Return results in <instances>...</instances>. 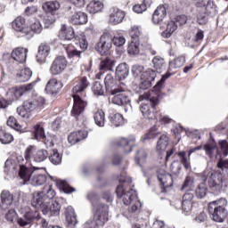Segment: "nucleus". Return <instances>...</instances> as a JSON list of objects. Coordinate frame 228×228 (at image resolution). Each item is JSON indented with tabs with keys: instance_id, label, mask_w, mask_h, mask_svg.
I'll return each mask as SVG.
<instances>
[{
	"instance_id": "1",
	"label": "nucleus",
	"mask_w": 228,
	"mask_h": 228,
	"mask_svg": "<svg viewBox=\"0 0 228 228\" xmlns=\"http://www.w3.org/2000/svg\"><path fill=\"white\" fill-rule=\"evenodd\" d=\"M119 185L116 189V194L118 199H123V204L125 206L132 205L130 213H136L139 209H142V202L138 200V194L136 191L133 189V180L126 175H120L118 176Z\"/></svg>"
},
{
	"instance_id": "2",
	"label": "nucleus",
	"mask_w": 228,
	"mask_h": 228,
	"mask_svg": "<svg viewBox=\"0 0 228 228\" xmlns=\"http://www.w3.org/2000/svg\"><path fill=\"white\" fill-rule=\"evenodd\" d=\"M55 184L61 191L64 193H74L76 189L69 185V183L65 180L57 179L54 176H48V185H45L44 191L41 193H44L45 200H53L56 197V191L53 189V185Z\"/></svg>"
},
{
	"instance_id": "3",
	"label": "nucleus",
	"mask_w": 228,
	"mask_h": 228,
	"mask_svg": "<svg viewBox=\"0 0 228 228\" xmlns=\"http://www.w3.org/2000/svg\"><path fill=\"white\" fill-rule=\"evenodd\" d=\"M110 220V206L99 203L94 206L93 220L88 222L90 228H102Z\"/></svg>"
},
{
	"instance_id": "4",
	"label": "nucleus",
	"mask_w": 228,
	"mask_h": 228,
	"mask_svg": "<svg viewBox=\"0 0 228 228\" xmlns=\"http://www.w3.org/2000/svg\"><path fill=\"white\" fill-rule=\"evenodd\" d=\"M227 200L225 198H221L217 200L211 201L208 206V214L211 216L214 222L222 223L225 220L227 216Z\"/></svg>"
},
{
	"instance_id": "5",
	"label": "nucleus",
	"mask_w": 228,
	"mask_h": 228,
	"mask_svg": "<svg viewBox=\"0 0 228 228\" xmlns=\"http://www.w3.org/2000/svg\"><path fill=\"white\" fill-rule=\"evenodd\" d=\"M73 97V107L71 110V117H74L76 120L85 122V109L87 106L86 101L83 100L79 94H72Z\"/></svg>"
},
{
	"instance_id": "6",
	"label": "nucleus",
	"mask_w": 228,
	"mask_h": 228,
	"mask_svg": "<svg viewBox=\"0 0 228 228\" xmlns=\"http://www.w3.org/2000/svg\"><path fill=\"white\" fill-rule=\"evenodd\" d=\"M113 45V35L111 32L105 31L100 37L99 42L95 45L96 51L102 55L104 56L110 53Z\"/></svg>"
},
{
	"instance_id": "7",
	"label": "nucleus",
	"mask_w": 228,
	"mask_h": 228,
	"mask_svg": "<svg viewBox=\"0 0 228 228\" xmlns=\"http://www.w3.org/2000/svg\"><path fill=\"white\" fill-rule=\"evenodd\" d=\"M159 104V98H151V103H142L140 106V111L144 118L148 120H158V112L156 106Z\"/></svg>"
},
{
	"instance_id": "8",
	"label": "nucleus",
	"mask_w": 228,
	"mask_h": 228,
	"mask_svg": "<svg viewBox=\"0 0 228 228\" xmlns=\"http://www.w3.org/2000/svg\"><path fill=\"white\" fill-rule=\"evenodd\" d=\"M188 22V16L185 14L178 15L175 18V21H169L167 28L161 33L163 38H170L172 34L177 29V26H184Z\"/></svg>"
},
{
	"instance_id": "9",
	"label": "nucleus",
	"mask_w": 228,
	"mask_h": 228,
	"mask_svg": "<svg viewBox=\"0 0 228 228\" xmlns=\"http://www.w3.org/2000/svg\"><path fill=\"white\" fill-rule=\"evenodd\" d=\"M69 65V61L63 55H59L54 58L51 66H50V74L52 76H60V74H63L65 69Z\"/></svg>"
},
{
	"instance_id": "10",
	"label": "nucleus",
	"mask_w": 228,
	"mask_h": 228,
	"mask_svg": "<svg viewBox=\"0 0 228 228\" xmlns=\"http://www.w3.org/2000/svg\"><path fill=\"white\" fill-rule=\"evenodd\" d=\"M114 145L115 147L123 149L125 154H129V152H133V148L136 145V137H134V135L119 137L114 142Z\"/></svg>"
},
{
	"instance_id": "11",
	"label": "nucleus",
	"mask_w": 228,
	"mask_h": 228,
	"mask_svg": "<svg viewBox=\"0 0 228 228\" xmlns=\"http://www.w3.org/2000/svg\"><path fill=\"white\" fill-rule=\"evenodd\" d=\"M208 187L213 193H220L224 188V175L222 172H215L208 179Z\"/></svg>"
},
{
	"instance_id": "12",
	"label": "nucleus",
	"mask_w": 228,
	"mask_h": 228,
	"mask_svg": "<svg viewBox=\"0 0 228 228\" xmlns=\"http://www.w3.org/2000/svg\"><path fill=\"white\" fill-rule=\"evenodd\" d=\"M130 38L134 42H142V45H147L149 37L143 34V30L140 26H133L129 30Z\"/></svg>"
},
{
	"instance_id": "13",
	"label": "nucleus",
	"mask_w": 228,
	"mask_h": 228,
	"mask_svg": "<svg viewBox=\"0 0 228 228\" xmlns=\"http://www.w3.org/2000/svg\"><path fill=\"white\" fill-rule=\"evenodd\" d=\"M88 86H90V80H88L87 77L84 76L77 77L72 88L73 95H77V94H83V92H86Z\"/></svg>"
},
{
	"instance_id": "14",
	"label": "nucleus",
	"mask_w": 228,
	"mask_h": 228,
	"mask_svg": "<svg viewBox=\"0 0 228 228\" xmlns=\"http://www.w3.org/2000/svg\"><path fill=\"white\" fill-rule=\"evenodd\" d=\"M104 85L105 89L111 95H115L116 94H118V92H120V87H118V80L113 77V75L111 74H107L104 78Z\"/></svg>"
},
{
	"instance_id": "15",
	"label": "nucleus",
	"mask_w": 228,
	"mask_h": 228,
	"mask_svg": "<svg viewBox=\"0 0 228 228\" xmlns=\"http://www.w3.org/2000/svg\"><path fill=\"white\" fill-rule=\"evenodd\" d=\"M126 18V12L118 8L112 7L110 9L109 22L112 26L120 24Z\"/></svg>"
},
{
	"instance_id": "16",
	"label": "nucleus",
	"mask_w": 228,
	"mask_h": 228,
	"mask_svg": "<svg viewBox=\"0 0 228 228\" xmlns=\"http://www.w3.org/2000/svg\"><path fill=\"white\" fill-rule=\"evenodd\" d=\"M18 163L20 165L19 177L24 181V183H28L29 179H31V175H33V172L29 169L26 165L28 163L22 162L24 161V157L20 156L17 158Z\"/></svg>"
},
{
	"instance_id": "17",
	"label": "nucleus",
	"mask_w": 228,
	"mask_h": 228,
	"mask_svg": "<svg viewBox=\"0 0 228 228\" xmlns=\"http://www.w3.org/2000/svg\"><path fill=\"white\" fill-rule=\"evenodd\" d=\"M157 177L164 190L170 188V186H174V179L172 178V175L167 173V171L159 169L157 171Z\"/></svg>"
},
{
	"instance_id": "18",
	"label": "nucleus",
	"mask_w": 228,
	"mask_h": 228,
	"mask_svg": "<svg viewBox=\"0 0 228 228\" xmlns=\"http://www.w3.org/2000/svg\"><path fill=\"white\" fill-rule=\"evenodd\" d=\"M45 106V98L42 96H34L32 99L25 101V108L29 110H42Z\"/></svg>"
},
{
	"instance_id": "19",
	"label": "nucleus",
	"mask_w": 228,
	"mask_h": 228,
	"mask_svg": "<svg viewBox=\"0 0 228 228\" xmlns=\"http://www.w3.org/2000/svg\"><path fill=\"white\" fill-rule=\"evenodd\" d=\"M12 28L17 33H20L21 37H25L28 31V25H26V19L22 16H18L12 22Z\"/></svg>"
},
{
	"instance_id": "20",
	"label": "nucleus",
	"mask_w": 228,
	"mask_h": 228,
	"mask_svg": "<svg viewBox=\"0 0 228 228\" xmlns=\"http://www.w3.org/2000/svg\"><path fill=\"white\" fill-rule=\"evenodd\" d=\"M111 102L117 106H127V104H131V100L129 99L127 93L120 88L119 92L112 97Z\"/></svg>"
},
{
	"instance_id": "21",
	"label": "nucleus",
	"mask_w": 228,
	"mask_h": 228,
	"mask_svg": "<svg viewBox=\"0 0 228 228\" xmlns=\"http://www.w3.org/2000/svg\"><path fill=\"white\" fill-rule=\"evenodd\" d=\"M28 53V48L16 47L12 50L11 53V58H12V60H14V61H17L18 63H26Z\"/></svg>"
},
{
	"instance_id": "22",
	"label": "nucleus",
	"mask_w": 228,
	"mask_h": 228,
	"mask_svg": "<svg viewBox=\"0 0 228 228\" xmlns=\"http://www.w3.org/2000/svg\"><path fill=\"white\" fill-rule=\"evenodd\" d=\"M43 29L44 28L42 27V23H40V20H34L29 24V27H27V32H26L27 40H31V38L35 37V34L40 35Z\"/></svg>"
},
{
	"instance_id": "23",
	"label": "nucleus",
	"mask_w": 228,
	"mask_h": 228,
	"mask_svg": "<svg viewBox=\"0 0 228 228\" xmlns=\"http://www.w3.org/2000/svg\"><path fill=\"white\" fill-rule=\"evenodd\" d=\"M63 88V83L58 81L56 78H51L45 86V92L51 95H56L60 94L61 90Z\"/></svg>"
},
{
	"instance_id": "24",
	"label": "nucleus",
	"mask_w": 228,
	"mask_h": 228,
	"mask_svg": "<svg viewBox=\"0 0 228 228\" xmlns=\"http://www.w3.org/2000/svg\"><path fill=\"white\" fill-rule=\"evenodd\" d=\"M200 149H202V145L197 146L195 148H192L191 150H189L188 151V158H186V151H179L177 153L178 158H180V161L182 163V165L183 166V168H185V170H189V168H191V165L190 164V156H191V154H193V152H195L196 151H200Z\"/></svg>"
},
{
	"instance_id": "25",
	"label": "nucleus",
	"mask_w": 228,
	"mask_h": 228,
	"mask_svg": "<svg viewBox=\"0 0 228 228\" xmlns=\"http://www.w3.org/2000/svg\"><path fill=\"white\" fill-rule=\"evenodd\" d=\"M61 209V205H60L58 201H53L50 206L49 205L42 206L43 215H49V216H60Z\"/></svg>"
},
{
	"instance_id": "26",
	"label": "nucleus",
	"mask_w": 228,
	"mask_h": 228,
	"mask_svg": "<svg viewBox=\"0 0 228 228\" xmlns=\"http://www.w3.org/2000/svg\"><path fill=\"white\" fill-rule=\"evenodd\" d=\"M49 53H51V46L45 43H42L38 47L37 54L36 56L37 61L38 63H45Z\"/></svg>"
},
{
	"instance_id": "27",
	"label": "nucleus",
	"mask_w": 228,
	"mask_h": 228,
	"mask_svg": "<svg viewBox=\"0 0 228 228\" xmlns=\"http://www.w3.org/2000/svg\"><path fill=\"white\" fill-rule=\"evenodd\" d=\"M167 17V7L165 5H159L152 14V22L153 24H159V22H163V19Z\"/></svg>"
},
{
	"instance_id": "28",
	"label": "nucleus",
	"mask_w": 228,
	"mask_h": 228,
	"mask_svg": "<svg viewBox=\"0 0 228 228\" xmlns=\"http://www.w3.org/2000/svg\"><path fill=\"white\" fill-rule=\"evenodd\" d=\"M88 136V132L85 130H78L76 132L71 133L68 136V142L71 143V145H76L78 142H81V140H85Z\"/></svg>"
},
{
	"instance_id": "29",
	"label": "nucleus",
	"mask_w": 228,
	"mask_h": 228,
	"mask_svg": "<svg viewBox=\"0 0 228 228\" xmlns=\"http://www.w3.org/2000/svg\"><path fill=\"white\" fill-rule=\"evenodd\" d=\"M69 20L75 26H83L88 22V15L83 12H77L70 17Z\"/></svg>"
},
{
	"instance_id": "30",
	"label": "nucleus",
	"mask_w": 228,
	"mask_h": 228,
	"mask_svg": "<svg viewBox=\"0 0 228 228\" xmlns=\"http://www.w3.org/2000/svg\"><path fill=\"white\" fill-rule=\"evenodd\" d=\"M66 222L70 228L76 227L77 224V216H76V211L74 208L68 207L65 210Z\"/></svg>"
},
{
	"instance_id": "31",
	"label": "nucleus",
	"mask_w": 228,
	"mask_h": 228,
	"mask_svg": "<svg viewBox=\"0 0 228 228\" xmlns=\"http://www.w3.org/2000/svg\"><path fill=\"white\" fill-rule=\"evenodd\" d=\"M203 149L208 158H215V156L216 158V156L220 154V151H218V145L215 140H212L210 142L204 144Z\"/></svg>"
},
{
	"instance_id": "32",
	"label": "nucleus",
	"mask_w": 228,
	"mask_h": 228,
	"mask_svg": "<svg viewBox=\"0 0 228 228\" xmlns=\"http://www.w3.org/2000/svg\"><path fill=\"white\" fill-rule=\"evenodd\" d=\"M0 199L3 208H10V206H12L13 204V193H11V191L8 190L2 191Z\"/></svg>"
},
{
	"instance_id": "33",
	"label": "nucleus",
	"mask_w": 228,
	"mask_h": 228,
	"mask_svg": "<svg viewBox=\"0 0 228 228\" xmlns=\"http://www.w3.org/2000/svg\"><path fill=\"white\" fill-rule=\"evenodd\" d=\"M104 4H102V2L93 0L87 4L86 12H88V13H91L92 15H95V13L102 12Z\"/></svg>"
},
{
	"instance_id": "34",
	"label": "nucleus",
	"mask_w": 228,
	"mask_h": 228,
	"mask_svg": "<svg viewBox=\"0 0 228 228\" xmlns=\"http://www.w3.org/2000/svg\"><path fill=\"white\" fill-rule=\"evenodd\" d=\"M32 76L33 71L29 68H24L16 74V80L19 83H26L28 79H31Z\"/></svg>"
},
{
	"instance_id": "35",
	"label": "nucleus",
	"mask_w": 228,
	"mask_h": 228,
	"mask_svg": "<svg viewBox=\"0 0 228 228\" xmlns=\"http://www.w3.org/2000/svg\"><path fill=\"white\" fill-rule=\"evenodd\" d=\"M203 12H205L208 17H216V15H218V10H216V4H215V1L208 0L203 7Z\"/></svg>"
},
{
	"instance_id": "36",
	"label": "nucleus",
	"mask_w": 228,
	"mask_h": 228,
	"mask_svg": "<svg viewBox=\"0 0 228 228\" xmlns=\"http://www.w3.org/2000/svg\"><path fill=\"white\" fill-rule=\"evenodd\" d=\"M22 95L23 94L20 87H12L6 93V99L9 102H13V101H18Z\"/></svg>"
},
{
	"instance_id": "37",
	"label": "nucleus",
	"mask_w": 228,
	"mask_h": 228,
	"mask_svg": "<svg viewBox=\"0 0 228 228\" xmlns=\"http://www.w3.org/2000/svg\"><path fill=\"white\" fill-rule=\"evenodd\" d=\"M198 8H200V9L197 11L196 22L200 26H206V24H208V22L209 20V16L204 11V6L198 7Z\"/></svg>"
},
{
	"instance_id": "38",
	"label": "nucleus",
	"mask_w": 228,
	"mask_h": 228,
	"mask_svg": "<svg viewBox=\"0 0 228 228\" xmlns=\"http://www.w3.org/2000/svg\"><path fill=\"white\" fill-rule=\"evenodd\" d=\"M63 48L68 54V58H77L78 60L81 59V54L83 52L77 50L72 44L63 45Z\"/></svg>"
},
{
	"instance_id": "39",
	"label": "nucleus",
	"mask_w": 228,
	"mask_h": 228,
	"mask_svg": "<svg viewBox=\"0 0 228 228\" xmlns=\"http://www.w3.org/2000/svg\"><path fill=\"white\" fill-rule=\"evenodd\" d=\"M116 76L119 81L126 79L129 76V67L127 64L121 63L116 68Z\"/></svg>"
},
{
	"instance_id": "40",
	"label": "nucleus",
	"mask_w": 228,
	"mask_h": 228,
	"mask_svg": "<svg viewBox=\"0 0 228 228\" xmlns=\"http://www.w3.org/2000/svg\"><path fill=\"white\" fill-rule=\"evenodd\" d=\"M33 208H41L45 206V198H44V192H34L33 199L31 200Z\"/></svg>"
},
{
	"instance_id": "41",
	"label": "nucleus",
	"mask_w": 228,
	"mask_h": 228,
	"mask_svg": "<svg viewBox=\"0 0 228 228\" xmlns=\"http://www.w3.org/2000/svg\"><path fill=\"white\" fill-rule=\"evenodd\" d=\"M43 10L45 13H54L60 10V3L58 1H48L43 4Z\"/></svg>"
},
{
	"instance_id": "42",
	"label": "nucleus",
	"mask_w": 228,
	"mask_h": 228,
	"mask_svg": "<svg viewBox=\"0 0 228 228\" xmlns=\"http://www.w3.org/2000/svg\"><path fill=\"white\" fill-rule=\"evenodd\" d=\"M61 35H62L65 40H72L76 37L74 33V28L67 26L65 24L61 27Z\"/></svg>"
},
{
	"instance_id": "43",
	"label": "nucleus",
	"mask_w": 228,
	"mask_h": 228,
	"mask_svg": "<svg viewBox=\"0 0 228 228\" xmlns=\"http://www.w3.org/2000/svg\"><path fill=\"white\" fill-rule=\"evenodd\" d=\"M45 183L49 184V178H47V175L42 174L32 175L31 184H33V186H42V184H45Z\"/></svg>"
},
{
	"instance_id": "44",
	"label": "nucleus",
	"mask_w": 228,
	"mask_h": 228,
	"mask_svg": "<svg viewBox=\"0 0 228 228\" xmlns=\"http://www.w3.org/2000/svg\"><path fill=\"white\" fill-rule=\"evenodd\" d=\"M94 118L96 126L99 127H104V124L106 122V114L103 110H98L94 114Z\"/></svg>"
},
{
	"instance_id": "45",
	"label": "nucleus",
	"mask_w": 228,
	"mask_h": 228,
	"mask_svg": "<svg viewBox=\"0 0 228 228\" xmlns=\"http://www.w3.org/2000/svg\"><path fill=\"white\" fill-rule=\"evenodd\" d=\"M169 140L170 138L168 137L167 134H164L160 135V137L157 142V146H156L157 151L161 152V151H165L167 147H168Z\"/></svg>"
},
{
	"instance_id": "46",
	"label": "nucleus",
	"mask_w": 228,
	"mask_h": 228,
	"mask_svg": "<svg viewBox=\"0 0 228 228\" xmlns=\"http://www.w3.org/2000/svg\"><path fill=\"white\" fill-rule=\"evenodd\" d=\"M110 126L113 127H120L124 124V116L120 113H116L109 117Z\"/></svg>"
},
{
	"instance_id": "47",
	"label": "nucleus",
	"mask_w": 228,
	"mask_h": 228,
	"mask_svg": "<svg viewBox=\"0 0 228 228\" xmlns=\"http://www.w3.org/2000/svg\"><path fill=\"white\" fill-rule=\"evenodd\" d=\"M152 4V0H142V4H136L133 6V11L135 13H143L147 12V8Z\"/></svg>"
},
{
	"instance_id": "48",
	"label": "nucleus",
	"mask_w": 228,
	"mask_h": 228,
	"mask_svg": "<svg viewBox=\"0 0 228 228\" xmlns=\"http://www.w3.org/2000/svg\"><path fill=\"white\" fill-rule=\"evenodd\" d=\"M34 138L35 140H37V142H42L45 140V130L44 129V126H42L40 124H37L34 126Z\"/></svg>"
},
{
	"instance_id": "49",
	"label": "nucleus",
	"mask_w": 228,
	"mask_h": 228,
	"mask_svg": "<svg viewBox=\"0 0 228 228\" xmlns=\"http://www.w3.org/2000/svg\"><path fill=\"white\" fill-rule=\"evenodd\" d=\"M6 124L7 126H9V127H12L15 131H18L19 133H24V126L20 125L19 121H17V118H15V117H9Z\"/></svg>"
},
{
	"instance_id": "50",
	"label": "nucleus",
	"mask_w": 228,
	"mask_h": 228,
	"mask_svg": "<svg viewBox=\"0 0 228 228\" xmlns=\"http://www.w3.org/2000/svg\"><path fill=\"white\" fill-rule=\"evenodd\" d=\"M0 142L1 143H4V145H7L8 143H12V142H13V135L6 132L3 126L0 127Z\"/></svg>"
},
{
	"instance_id": "51",
	"label": "nucleus",
	"mask_w": 228,
	"mask_h": 228,
	"mask_svg": "<svg viewBox=\"0 0 228 228\" xmlns=\"http://www.w3.org/2000/svg\"><path fill=\"white\" fill-rule=\"evenodd\" d=\"M115 65V61L111 60L110 57H106L105 59L102 60L100 62V70H112Z\"/></svg>"
},
{
	"instance_id": "52",
	"label": "nucleus",
	"mask_w": 228,
	"mask_h": 228,
	"mask_svg": "<svg viewBox=\"0 0 228 228\" xmlns=\"http://www.w3.org/2000/svg\"><path fill=\"white\" fill-rule=\"evenodd\" d=\"M34 161H37V163H42V161H45L47 158H49V152L47 150H38L35 152L33 155Z\"/></svg>"
},
{
	"instance_id": "53",
	"label": "nucleus",
	"mask_w": 228,
	"mask_h": 228,
	"mask_svg": "<svg viewBox=\"0 0 228 228\" xmlns=\"http://www.w3.org/2000/svg\"><path fill=\"white\" fill-rule=\"evenodd\" d=\"M48 159L53 163V165H60L61 163L62 156L58 152V150L53 149L48 155Z\"/></svg>"
},
{
	"instance_id": "54",
	"label": "nucleus",
	"mask_w": 228,
	"mask_h": 228,
	"mask_svg": "<svg viewBox=\"0 0 228 228\" xmlns=\"http://www.w3.org/2000/svg\"><path fill=\"white\" fill-rule=\"evenodd\" d=\"M140 45H142V42L131 40L127 47L128 54H140Z\"/></svg>"
},
{
	"instance_id": "55",
	"label": "nucleus",
	"mask_w": 228,
	"mask_h": 228,
	"mask_svg": "<svg viewBox=\"0 0 228 228\" xmlns=\"http://www.w3.org/2000/svg\"><path fill=\"white\" fill-rule=\"evenodd\" d=\"M147 161V152L143 149H140L135 154L136 165H143Z\"/></svg>"
},
{
	"instance_id": "56",
	"label": "nucleus",
	"mask_w": 228,
	"mask_h": 228,
	"mask_svg": "<svg viewBox=\"0 0 228 228\" xmlns=\"http://www.w3.org/2000/svg\"><path fill=\"white\" fill-rule=\"evenodd\" d=\"M152 63H153L154 69H156V70H158V72H161V70H163V69H165V59H163L159 56H155L152 59Z\"/></svg>"
},
{
	"instance_id": "57",
	"label": "nucleus",
	"mask_w": 228,
	"mask_h": 228,
	"mask_svg": "<svg viewBox=\"0 0 228 228\" xmlns=\"http://www.w3.org/2000/svg\"><path fill=\"white\" fill-rule=\"evenodd\" d=\"M37 152V146L35 145H29L26 150H25V159L23 163H28V161H30L31 158H33V156H35V153Z\"/></svg>"
},
{
	"instance_id": "58",
	"label": "nucleus",
	"mask_w": 228,
	"mask_h": 228,
	"mask_svg": "<svg viewBox=\"0 0 228 228\" xmlns=\"http://www.w3.org/2000/svg\"><path fill=\"white\" fill-rule=\"evenodd\" d=\"M184 63H186V59L184 57H177L169 62V69H181Z\"/></svg>"
},
{
	"instance_id": "59",
	"label": "nucleus",
	"mask_w": 228,
	"mask_h": 228,
	"mask_svg": "<svg viewBox=\"0 0 228 228\" xmlns=\"http://www.w3.org/2000/svg\"><path fill=\"white\" fill-rule=\"evenodd\" d=\"M159 132H158V127L156 126H153L149 131L148 133H146L143 137L142 140H154V138H157V136L159 135Z\"/></svg>"
},
{
	"instance_id": "60",
	"label": "nucleus",
	"mask_w": 228,
	"mask_h": 228,
	"mask_svg": "<svg viewBox=\"0 0 228 228\" xmlns=\"http://www.w3.org/2000/svg\"><path fill=\"white\" fill-rule=\"evenodd\" d=\"M92 92L94 94V95H104V86L102 84H101V82L96 81L92 86Z\"/></svg>"
},
{
	"instance_id": "61",
	"label": "nucleus",
	"mask_w": 228,
	"mask_h": 228,
	"mask_svg": "<svg viewBox=\"0 0 228 228\" xmlns=\"http://www.w3.org/2000/svg\"><path fill=\"white\" fill-rule=\"evenodd\" d=\"M141 79H144L146 81H150L151 83H152V81H154V79H156V71H154L152 69H148V70L144 71L141 75Z\"/></svg>"
},
{
	"instance_id": "62",
	"label": "nucleus",
	"mask_w": 228,
	"mask_h": 228,
	"mask_svg": "<svg viewBox=\"0 0 228 228\" xmlns=\"http://www.w3.org/2000/svg\"><path fill=\"white\" fill-rule=\"evenodd\" d=\"M206 191H208L206 183H200L198 185L195 193L198 199H204V197H206Z\"/></svg>"
},
{
	"instance_id": "63",
	"label": "nucleus",
	"mask_w": 228,
	"mask_h": 228,
	"mask_svg": "<svg viewBox=\"0 0 228 228\" xmlns=\"http://www.w3.org/2000/svg\"><path fill=\"white\" fill-rule=\"evenodd\" d=\"M4 217L10 224H13L17 220L18 215L15 209L12 208L5 213Z\"/></svg>"
},
{
	"instance_id": "64",
	"label": "nucleus",
	"mask_w": 228,
	"mask_h": 228,
	"mask_svg": "<svg viewBox=\"0 0 228 228\" xmlns=\"http://www.w3.org/2000/svg\"><path fill=\"white\" fill-rule=\"evenodd\" d=\"M25 218L28 224H31L35 220H40V214L38 212H27L25 214Z\"/></svg>"
}]
</instances>
